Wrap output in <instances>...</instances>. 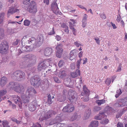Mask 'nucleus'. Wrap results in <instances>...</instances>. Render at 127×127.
<instances>
[{
  "mask_svg": "<svg viewBox=\"0 0 127 127\" xmlns=\"http://www.w3.org/2000/svg\"><path fill=\"white\" fill-rule=\"evenodd\" d=\"M43 41V36L42 34L38 35L36 39H33V41H31V45H27L23 46L22 49L24 51H31L34 48L40 47Z\"/></svg>",
  "mask_w": 127,
  "mask_h": 127,
  "instance_id": "f257e3e1",
  "label": "nucleus"
},
{
  "mask_svg": "<svg viewBox=\"0 0 127 127\" xmlns=\"http://www.w3.org/2000/svg\"><path fill=\"white\" fill-rule=\"evenodd\" d=\"M36 93V91L33 87L30 86L28 87L26 92V95L21 96L22 103H26L28 102L29 101V98L32 97Z\"/></svg>",
  "mask_w": 127,
  "mask_h": 127,
  "instance_id": "f03ea898",
  "label": "nucleus"
},
{
  "mask_svg": "<svg viewBox=\"0 0 127 127\" xmlns=\"http://www.w3.org/2000/svg\"><path fill=\"white\" fill-rule=\"evenodd\" d=\"M27 59V61L28 63L26 66L27 68L31 67L32 68V66L34 65L36 62V56L32 54L27 55L26 57L24 58V59L25 60Z\"/></svg>",
  "mask_w": 127,
  "mask_h": 127,
  "instance_id": "7ed1b4c3",
  "label": "nucleus"
},
{
  "mask_svg": "<svg viewBox=\"0 0 127 127\" xmlns=\"http://www.w3.org/2000/svg\"><path fill=\"white\" fill-rule=\"evenodd\" d=\"M12 78L18 81L23 80L25 78V73L20 71H17L11 75Z\"/></svg>",
  "mask_w": 127,
  "mask_h": 127,
  "instance_id": "20e7f679",
  "label": "nucleus"
},
{
  "mask_svg": "<svg viewBox=\"0 0 127 127\" xmlns=\"http://www.w3.org/2000/svg\"><path fill=\"white\" fill-rule=\"evenodd\" d=\"M15 83L14 82H10L9 83V86L14 90L16 92L20 94H23L25 91V89L23 86L21 84H18L16 86L14 87L13 85H15Z\"/></svg>",
  "mask_w": 127,
  "mask_h": 127,
  "instance_id": "39448f33",
  "label": "nucleus"
},
{
  "mask_svg": "<svg viewBox=\"0 0 127 127\" xmlns=\"http://www.w3.org/2000/svg\"><path fill=\"white\" fill-rule=\"evenodd\" d=\"M25 9L31 13H35L37 11L36 3L32 1L29 5L25 7Z\"/></svg>",
  "mask_w": 127,
  "mask_h": 127,
  "instance_id": "423d86ee",
  "label": "nucleus"
},
{
  "mask_svg": "<svg viewBox=\"0 0 127 127\" xmlns=\"http://www.w3.org/2000/svg\"><path fill=\"white\" fill-rule=\"evenodd\" d=\"M30 82L32 85L35 87H38L40 85V81L37 76H35L32 78L30 79Z\"/></svg>",
  "mask_w": 127,
  "mask_h": 127,
  "instance_id": "0eeeda50",
  "label": "nucleus"
},
{
  "mask_svg": "<svg viewBox=\"0 0 127 127\" xmlns=\"http://www.w3.org/2000/svg\"><path fill=\"white\" fill-rule=\"evenodd\" d=\"M8 48V46L6 41L2 42L0 44V53L2 54L5 53Z\"/></svg>",
  "mask_w": 127,
  "mask_h": 127,
  "instance_id": "6e6552de",
  "label": "nucleus"
},
{
  "mask_svg": "<svg viewBox=\"0 0 127 127\" xmlns=\"http://www.w3.org/2000/svg\"><path fill=\"white\" fill-rule=\"evenodd\" d=\"M56 114V112L53 111L52 110H50L45 114L42 115L40 116L39 119L40 121H43L47 119L50 118L53 115H55Z\"/></svg>",
  "mask_w": 127,
  "mask_h": 127,
  "instance_id": "1a4fd4ad",
  "label": "nucleus"
},
{
  "mask_svg": "<svg viewBox=\"0 0 127 127\" xmlns=\"http://www.w3.org/2000/svg\"><path fill=\"white\" fill-rule=\"evenodd\" d=\"M68 95L67 97L70 101L72 102H75L77 99V94L75 92H71L69 91L68 93Z\"/></svg>",
  "mask_w": 127,
  "mask_h": 127,
  "instance_id": "9d476101",
  "label": "nucleus"
},
{
  "mask_svg": "<svg viewBox=\"0 0 127 127\" xmlns=\"http://www.w3.org/2000/svg\"><path fill=\"white\" fill-rule=\"evenodd\" d=\"M48 60L44 61L38 64L37 66V69L40 71L45 69L48 66Z\"/></svg>",
  "mask_w": 127,
  "mask_h": 127,
  "instance_id": "9b49d317",
  "label": "nucleus"
},
{
  "mask_svg": "<svg viewBox=\"0 0 127 127\" xmlns=\"http://www.w3.org/2000/svg\"><path fill=\"white\" fill-rule=\"evenodd\" d=\"M56 1V0H53L51 4V9L54 13L57 14L59 13V9Z\"/></svg>",
  "mask_w": 127,
  "mask_h": 127,
  "instance_id": "f8f14e48",
  "label": "nucleus"
},
{
  "mask_svg": "<svg viewBox=\"0 0 127 127\" xmlns=\"http://www.w3.org/2000/svg\"><path fill=\"white\" fill-rule=\"evenodd\" d=\"M16 12H19V9L17 7V6H12L10 7L7 12V17H9L11 14Z\"/></svg>",
  "mask_w": 127,
  "mask_h": 127,
  "instance_id": "ddd939ff",
  "label": "nucleus"
},
{
  "mask_svg": "<svg viewBox=\"0 0 127 127\" xmlns=\"http://www.w3.org/2000/svg\"><path fill=\"white\" fill-rule=\"evenodd\" d=\"M34 39V38L30 37H29V36L27 35L25 36H24L22 38V44L23 45V42L24 41H26V46L24 45L23 46H25L27 45H29V44H30L31 41H33V39Z\"/></svg>",
  "mask_w": 127,
  "mask_h": 127,
  "instance_id": "4468645a",
  "label": "nucleus"
},
{
  "mask_svg": "<svg viewBox=\"0 0 127 127\" xmlns=\"http://www.w3.org/2000/svg\"><path fill=\"white\" fill-rule=\"evenodd\" d=\"M74 108L73 105L70 104H68L64 107L63 108V111L64 112H72L74 110Z\"/></svg>",
  "mask_w": 127,
  "mask_h": 127,
  "instance_id": "2eb2a0df",
  "label": "nucleus"
},
{
  "mask_svg": "<svg viewBox=\"0 0 127 127\" xmlns=\"http://www.w3.org/2000/svg\"><path fill=\"white\" fill-rule=\"evenodd\" d=\"M62 45L61 44H58L56 47V49L57 50L56 56L57 57L60 58L61 57L62 53L63 50L62 48Z\"/></svg>",
  "mask_w": 127,
  "mask_h": 127,
  "instance_id": "dca6fc26",
  "label": "nucleus"
},
{
  "mask_svg": "<svg viewBox=\"0 0 127 127\" xmlns=\"http://www.w3.org/2000/svg\"><path fill=\"white\" fill-rule=\"evenodd\" d=\"M13 97L15 103L16 104L18 103L19 107H21L22 103V101L19 96L16 95H13Z\"/></svg>",
  "mask_w": 127,
  "mask_h": 127,
  "instance_id": "f3484780",
  "label": "nucleus"
},
{
  "mask_svg": "<svg viewBox=\"0 0 127 127\" xmlns=\"http://www.w3.org/2000/svg\"><path fill=\"white\" fill-rule=\"evenodd\" d=\"M106 115L105 114L104 112H100L98 114L95 116V118L96 120H100L103 118H106Z\"/></svg>",
  "mask_w": 127,
  "mask_h": 127,
  "instance_id": "a211bd4d",
  "label": "nucleus"
},
{
  "mask_svg": "<svg viewBox=\"0 0 127 127\" xmlns=\"http://www.w3.org/2000/svg\"><path fill=\"white\" fill-rule=\"evenodd\" d=\"M36 103L34 101L32 102L29 104V110L31 111H33L36 109Z\"/></svg>",
  "mask_w": 127,
  "mask_h": 127,
  "instance_id": "6ab92c4d",
  "label": "nucleus"
},
{
  "mask_svg": "<svg viewBox=\"0 0 127 127\" xmlns=\"http://www.w3.org/2000/svg\"><path fill=\"white\" fill-rule=\"evenodd\" d=\"M53 52L52 48H47L45 49L44 51V53L46 56H49Z\"/></svg>",
  "mask_w": 127,
  "mask_h": 127,
  "instance_id": "aec40b11",
  "label": "nucleus"
},
{
  "mask_svg": "<svg viewBox=\"0 0 127 127\" xmlns=\"http://www.w3.org/2000/svg\"><path fill=\"white\" fill-rule=\"evenodd\" d=\"M88 15L86 14L84 15L82 21V26L83 28H85L87 25Z\"/></svg>",
  "mask_w": 127,
  "mask_h": 127,
  "instance_id": "412c9836",
  "label": "nucleus"
},
{
  "mask_svg": "<svg viewBox=\"0 0 127 127\" xmlns=\"http://www.w3.org/2000/svg\"><path fill=\"white\" fill-rule=\"evenodd\" d=\"M7 82V78L5 77H2L0 79V85L2 87H3Z\"/></svg>",
  "mask_w": 127,
  "mask_h": 127,
  "instance_id": "4be33fe9",
  "label": "nucleus"
},
{
  "mask_svg": "<svg viewBox=\"0 0 127 127\" xmlns=\"http://www.w3.org/2000/svg\"><path fill=\"white\" fill-rule=\"evenodd\" d=\"M91 113V110L90 108L86 110L85 114L84 119L85 120L88 119L90 117Z\"/></svg>",
  "mask_w": 127,
  "mask_h": 127,
  "instance_id": "5701e85b",
  "label": "nucleus"
},
{
  "mask_svg": "<svg viewBox=\"0 0 127 127\" xmlns=\"http://www.w3.org/2000/svg\"><path fill=\"white\" fill-rule=\"evenodd\" d=\"M66 98L65 94H63V95H59L58 96L57 100L59 102H63L65 100Z\"/></svg>",
  "mask_w": 127,
  "mask_h": 127,
  "instance_id": "b1692460",
  "label": "nucleus"
},
{
  "mask_svg": "<svg viewBox=\"0 0 127 127\" xmlns=\"http://www.w3.org/2000/svg\"><path fill=\"white\" fill-rule=\"evenodd\" d=\"M98 126V121L96 120H95L91 122L88 127H97Z\"/></svg>",
  "mask_w": 127,
  "mask_h": 127,
  "instance_id": "393cba45",
  "label": "nucleus"
},
{
  "mask_svg": "<svg viewBox=\"0 0 127 127\" xmlns=\"http://www.w3.org/2000/svg\"><path fill=\"white\" fill-rule=\"evenodd\" d=\"M66 74L64 70L61 71L59 74V77L62 79H64L66 77Z\"/></svg>",
  "mask_w": 127,
  "mask_h": 127,
  "instance_id": "a878e982",
  "label": "nucleus"
},
{
  "mask_svg": "<svg viewBox=\"0 0 127 127\" xmlns=\"http://www.w3.org/2000/svg\"><path fill=\"white\" fill-rule=\"evenodd\" d=\"M120 100L122 106L123 107L127 105V97L121 99Z\"/></svg>",
  "mask_w": 127,
  "mask_h": 127,
  "instance_id": "bb28decb",
  "label": "nucleus"
},
{
  "mask_svg": "<svg viewBox=\"0 0 127 127\" xmlns=\"http://www.w3.org/2000/svg\"><path fill=\"white\" fill-rule=\"evenodd\" d=\"M80 75V71L79 70H76V72L71 73V75L73 78H75Z\"/></svg>",
  "mask_w": 127,
  "mask_h": 127,
  "instance_id": "cd10ccee",
  "label": "nucleus"
},
{
  "mask_svg": "<svg viewBox=\"0 0 127 127\" xmlns=\"http://www.w3.org/2000/svg\"><path fill=\"white\" fill-rule=\"evenodd\" d=\"M69 23L70 29L72 30L73 34L75 35H76V30L73 28L74 25L71 24V22H69Z\"/></svg>",
  "mask_w": 127,
  "mask_h": 127,
  "instance_id": "c85d7f7f",
  "label": "nucleus"
},
{
  "mask_svg": "<svg viewBox=\"0 0 127 127\" xmlns=\"http://www.w3.org/2000/svg\"><path fill=\"white\" fill-rule=\"evenodd\" d=\"M95 102L99 106L105 103V100L104 99L98 100L96 101Z\"/></svg>",
  "mask_w": 127,
  "mask_h": 127,
  "instance_id": "c756f323",
  "label": "nucleus"
},
{
  "mask_svg": "<svg viewBox=\"0 0 127 127\" xmlns=\"http://www.w3.org/2000/svg\"><path fill=\"white\" fill-rule=\"evenodd\" d=\"M61 26L62 27L64 28V30L65 32L68 33H69L68 28L67 26L65 24H63L61 25Z\"/></svg>",
  "mask_w": 127,
  "mask_h": 127,
  "instance_id": "7c9ffc66",
  "label": "nucleus"
},
{
  "mask_svg": "<svg viewBox=\"0 0 127 127\" xmlns=\"http://www.w3.org/2000/svg\"><path fill=\"white\" fill-rule=\"evenodd\" d=\"M60 117H57L56 118V121H55L54 120V121H51L49 125H52L58 123L60 122Z\"/></svg>",
  "mask_w": 127,
  "mask_h": 127,
  "instance_id": "2f4dec72",
  "label": "nucleus"
},
{
  "mask_svg": "<svg viewBox=\"0 0 127 127\" xmlns=\"http://www.w3.org/2000/svg\"><path fill=\"white\" fill-rule=\"evenodd\" d=\"M84 94L85 95H89V91L86 88V87L85 86H84L83 87Z\"/></svg>",
  "mask_w": 127,
  "mask_h": 127,
  "instance_id": "473e14b6",
  "label": "nucleus"
},
{
  "mask_svg": "<svg viewBox=\"0 0 127 127\" xmlns=\"http://www.w3.org/2000/svg\"><path fill=\"white\" fill-rule=\"evenodd\" d=\"M74 50H72L69 53V59L70 60H73L74 59V57L73 53L74 51Z\"/></svg>",
  "mask_w": 127,
  "mask_h": 127,
  "instance_id": "72a5a7b5",
  "label": "nucleus"
},
{
  "mask_svg": "<svg viewBox=\"0 0 127 127\" xmlns=\"http://www.w3.org/2000/svg\"><path fill=\"white\" fill-rule=\"evenodd\" d=\"M122 103L121 102L120 99L114 105L115 107H123L121 105Z\"/></svg>",
  "mask_w": 127,
  "mask_h": 127,
  "instance_id": "f704fd0d",
  "label": "nucleus"
},
{
  "mask_svg": "<svg viewBox=\"0 0 127 127\" xmlns=\"http://www.w3.org/2000/svg\"><path fill=\"white\" fill-rule=\"evenodd\" d=\"M105 118V119H103L101 121L100 123L101 124L103 125H105L107 124L109 122L108 119H106V118Z\"/></svg>",
  "mask_w": 127,
  "mask_h": 127,
  "instance_id": "c9c22d12",
  "label": "nucleus"
},
{
  "mask_svg": "<svg viewBox=\"0 0 127 127\" xmlns=\"http://www.w3.org/2000/svg\"><path fill=\"white\" fill-rule=\"evenodd\" d=\"M78 117L79 118L80 117V116H78L77 115H74L71 118L70 120L71 121H73L77 119Z\"/></svg>",
  "mask_w": 127,
  "mask_h": 127,
  "instance_id": "e433bc0d",
  "label": "nucleus"
},
{
  "mask_svg": "<svg viewBox=\"0 0 127 127\" xmlns=\"http://www.w3.org/2000/svg\"><path fill=\"white\" fill-rule=\"evenodd\" d=\"M52 96L50 95H49L48 96V99L47 101V103L49 104H51L52 102Z\"/></svg>",
  "mask_w": 127,
  "mask_h": 127,
  "instance_id": "4c0bfd02",
  "label": "nucleus"
},
{
  "mask_svg": "<svg viewBox=\"0 0 127 127\" xmlns=\"http://www.w3.org/2000/svg\"><path fill=\"white\" fill-rule=\"evenodd\" d=\"M112 110V108L108 106H107L105 108L104 111L105 113L108 112V111H110Z\"/></svg>",
  "mask_w": 127,
  "mask_h": 127,
  "instance_id": "58836bf2",
  "label": "nucleus"
},
{
  "mask_svg": "<svg viewBox=\"0 0 127 127\" xmlns=\"http://www.w3.org/2000/svg\"><path fill=\"white\" fill-rule=\"evenodd\" d=\"M116 94L115 95L116 98L118 97L122 94V92L120 89L117 90L116 91Z\"/></svg>",
  "mask_w": 127,
  "mask_h": 127,
  "instance_id": "ea45409f",
  "label": "nucleus"
},
{
  "mask_svg": "<svg viewBox=\"0 0 127 127\" xmlns=\"http://www.w3.org/2000/svg\"><path fill=\"white\" fill-rule=\"evenodd\" d=\"M7 93V91L5 89L0 90V96L4 95Z\"/></svg>",
  "mask_w": 127,
  "mask_h": 127,
  "instance_id": "a19ab883",
  "label": "nucleus"
},
{
  "mask_svg": "<svg viewBox=\"0 0 127 127\" xmlns=\"http://www.w3.org/2000/svg\"><path fill=\"white\" fill-rule=\"evenodd\" d=\"M31 0H23V3L25 5L24 6V8L26 7L27 5L30 3V1Z\"/></svg>",
  "mask_w": 127,
  "mask_h": 127,
  "instance_id": "79ce46f5",
  "label": "nucleus"
},
{
  "mask_svg": "<svg viewBox=\"0 0 127 127\" xmlns=\"http://www.w3.org/2000/svg\"><path fill=\"white\" fill-rule=\"evenodd\" d=\"M101 109V107L97 106L95 107L93 109V111L94 112H96L99 111Z\"/></svg>",
  "mask_w": 127,
  "mask_h": 127,
  "instance_id": "37998d69",
  "label": "nucleus"
},
{
  "mask_svg": "<svg viewBox=\"0 0 127 127\" xmlns=\"http://www.w3.org/2000/svg\"><path fill=\"white\" fill-rule=\"evenodd\" d=\"M2 125L3 127H9V126L8 125V122L7 121H2Z\"/></svg>",
  "mask_w": 127,
  "mask_h": 127,
  "instance_id": "c03bdc74",
  "label": "nucleus"
},
{
  "mask_svg": "<svg viewBox=\"0 0 127 127\" xmlns=\"http://www.w3.org/2000/svg\"><path fill=\"white\" fill-rule=\"evenodd\" d=\"M82 60V59L81 58H80V60L78 61L76 63V66L77 68L78 69H79L80 67V64L81 62V60Z\"/></svg>",
  "mask_w": 127,
  "mask_h": 127,
  "instance_id": "a18cd8bd",
  "label": "nucleus"
},
{
  "mask_svg": "<svg viewBox=\"0 0 127 127\" xmlns=\"http://www.w3.org/2000/svg\"><path fill=\"white\" fill-rule=\"evenodd\" d=\"M31 22L28 20H26L24 21V25L26 26H29L30 23Z\"/></svg>",
  "mask_w": 127,
  "mask_h": 127,
  "instance_id": "49530a36",
  "label": "nucleus"
},
{
  "mask_svg": "<svg viewBox=\"0 0 127 127\" xmlns=\"http://www.w3.org/2000/svg\"><path fill=\"white\" fill-rule=\"evenodd\" d=\"M11 120L12 121L16 122L17 124H19L21 123V121H18L16 119L14 118H11Z\"/></svg>",
  "mask_w": 127,
  "mask_h": 127,
  "instance_id": "de8ad7c7",
  "label": "nucleus"
},
{
  "mask_svg": "<svg viewBox=\"0 0 127 127\" xmlns=\"http://www.w3.org/2000/svg\"><path fill=\"white\" fill-rule=\"evenodd\" d=\"M111 80L110 78H107L105 81V82L106 84L107 85H110L111 83Z\"/></svg>",
  "mask_w": 127,
  "mask_h": 127,
  "instance_id": "09e8293b",
  "label": "nucleus"
},
{
  "mask_svg": "<svg viewBox=\"0 0 127 127\" xmlns=\"http://www.w3.org/2000/svg\"><path fill=\"white\" fill-rule=\"evenodd\" d=\"M74 45L77 47H79L81 46L82 44L80 42L76 41L74 42Z\"/></svg>",
  "mask_w": 127,
  "mask_h": 127,
  "instance_id": "8fccbe9b",
  "label": "nucleus"
},
{
  "mask_svg": "<svg viewBox=\"0 0 127 127\" xmlns=\"http://www.w3.org/2000/svg\"><path fill=\"white\" fill-rule=\"evenodd\" d=\"M64 62L63 61L60 60L59 62L58 65L60 67H62L64 64Z\"/></svg>",
  "mask_w": 127,
  "mask_h": 127,
  "instance_id": "3c124183",
  "label": "nucleus"
},
{
  "mask_svg": "<svg viewBox=\"0 0 127 127\" xmlns=\"http://www.w3.org/2000/svg\"><path fill=\"white\" fill-rule=\"evenodd\" d=\"M31 127H41L40 124L38 123H36L35 124H33L32 126Z\"/></svg>",
  "mask_w": 127,
  "mask_h": 127,
  "instance_id": "603ef678",
  "label": "nucleus"
},
{
  "mask_svg": "<svg viewBox=\"0 0 127 127\" xmlns=\"http://www.w3.org/2000/svg\"><path fill=\"white\" fill-rule=\"evenodd\" d=\"M86 95L85 96L84 98V100L85 101H87L89 100V97H88L89 95Z\"/></svg>",
  "mask_w": 127,
  "mask_h": 127,
  "instance_id": "864d4df0",
  "label": "nucleus"
},
{
  "mask_svg": "<svg viewBox=\"0 0 127 127\" xmlns=\"http://www.w3.org/2000/svg\"><path fill=\"white\" fill-rule=\"evenodd\" d=\"M54 79L56 82L58 83H61L60 81L59 80V79L57 77H54Z\"/></svg>",
  "mask_w": 127,
  "mask_h": 127,
  "instance_id": "5fc2aeb1",
  "label": "nucleus"
},
{
  "mask_svg": "<svg viewBox=\"0 0 127 127\" xmlns=\"http://www.w3.org/2000/svg\"><path fill=\"white\" fill-rule=\"evenodd\" d=\"M123 123L120 122H118L117 125V127H123Z\"/></svg>",
  "mask_w": 127,
  "mask_h": 127,
  "instance_id": "6e6d98bb",
  "label": "nucleus"
},
{
  "mask_svg": "<svg viewBox=\"0 0 127 127\" xmlns=\"http://www.w3.org/2000/svg\"><path fill=\"white\" fill-rule=\"evenodd\" d=\"M65 125L64 124L58 123L57 125V127H63L64 126L65 127Z\"/></svg>",
  "mask_w": 127,
  "mask_h": 127,
  "instance_id": "4d7b16f0",
  "label": "nucleus"
},
{
  "mask_svg": "<svg viewBox=\"0 0 127 127\" xmlns=\"http://www.w3.org/2000/svg\"><path fill=\"white\" fill-rule=\"evenodd\" d=\"M68 127H81L79 126H78L76 124H73L71 125H69Z\"/></svg>",
  "mask_w": 127,
  "mask_h": 127,
  "instance_id": "13d9d810",
  "label": "nucleus"
},
{
  "mask_svg": "<svg viewBox=\"0 0 127 127\" xmlns=\"http://www.w3.org/2000/svg\"><path fill=\"white\" fill-rule=\"evenodd\" d=\"M68 21V23L69 22H71V24L72 25L75 24L76 22V20L73 19H71L69 20V21Z\"/></svg>",
  "mask_w": 127,
  "mask_h": 127,
  "instance_id": "bf43d9fd",
  "label": "nucleus"
},
{
  "mask_svg": "<svg viewBox=\"0 0 127 127\" xmlns=\"http://www.w3.org/2000/svg\"><path fill=\"white\" fill-rule=\"evenodd\" d=\"M20 40H18V39H16L15 41H14L13 43V45L15 46L17 45L18 42H20Z\"/></svg>",
  "mask_w": 127,
  "mask_h": 127,
  "instance_id": "052dcab7",
  "label": "nucleus"
},
{
  "mask_svg": "<svg viewBox=\"0 0 127 127\" xmlns=\"http://www.w3.org/2000/svg\"><path fill=\"white\" fill-rule=\"evenodd\" d=\"M77 6H78L81 9H85L86 11H87V10L86 8L82 5L79 4L77 5Z\"/></svg>",
  "mask_w": 127,
  "mask_h": 127,
  "instance_id": "680f3d73",
  "label": "nucleus"
},
{
  "mask_svg": "<svg viewBox=\"0 0 127 127\" xmlns=\"http://www.w3.org/2000/svg\"><path fill=\"white\" fill-rule=\"evenodd\" d=\"M94 39L95 40V41L96 43L98 45L100 44V40L98 38H94Z\"/></svg>",
  "mask_w": 127,
  "mask_h": 127,
  "instance_id": "e2e57ef3",
  "label": "nucleus"
},
{
  "mask_svg": "<svg viewBox=\"0 0 127 127\" xmlns=\"http://www.w3.org/2000/svg\"><path fill=\"white\" fill-rule=\"evenodd\" d=\"M5 14L4 12L1 13H0V18L2 19L3 20V18L4 17Z\"/></svg>",
  "mask_w": 127,
  "mask_h": 127,
  "instance_id": "0e129e2a",
  "label": "nucleus"
},
{
  "mask_svg": "<svg viewBox=\"0 0 127 127\" xmlns=\"http://www.w3.org/2000/svg\"><path fill=\"white\" fill-rule=\"evenodd\" d=\"M55 32H54V30L53 29V28L52 30L50 32H48V34L49 35H52L54 34L55 33Z\"/></svg>",
  "mask_w": 127,
  "mask_h": 127,
  "instance_id": "69168bd1",
  "label": "nucleus"
},
{
  "mask_svg": "<svg viewBox=\"0 0 127 127\" xmlns=\"http://www.w3.org/2000/svg\"><path fill=\"white\" fill-rule=\"evenodd\" d=\"M100 17L101 18H102L103 19H105L106 18V17L105 16V15L103 14H100Z\"/></svg>",
  "mask_w": 127,
  "mask_h": 127,
  "instance_id": "338daca9",
  "label": "nucleus"
},
{
  "mask_svg": "<svg viewBox=\"0 0 127 127\" xmlns=\"http://www.w3.org/2000/svg\"><path fill=\"white\" fill-rule=\"evenodd\" d=\"M70 68L71 69H74L75 68V65L74 63L71 64L70 65Z\"/></svg>",
  "mask_w": 127,
  "mask_h": 127,
  "instance_id": "774afa93",
  "label": "nucleus"
}]
</instances>
